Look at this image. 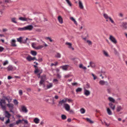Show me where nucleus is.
I'll use <instances>...</instances> for the list:
<instances>
[{
	"mask_svg": "<svg viewBox=\"0 0 127 127\" xmlns=\"http://www.w3.org/2000/svg\"><path fill=\"white\" fill-rule=\"evenodd\" d=\"M3 98L4 99H0V106L3 110L5 111L6 110V107L5 105H3V104L6 103L5 100L7 101L8 103H10L12 101V98L9 96H3Z\"/></svg>",
	"mask_w": 127,
	"mask_h": 127,
	"instance_id": "obj_1",
	"label": "nucleus"
},
{
	"mask_svg": "<svg viewBox=\"0 0 127 127\" xmlns=\"http://www.w3.org/2000/svg\"><path fill=\"white\" fill-rule=\"evenodd\" d=\"M6 106L8 108L10 112L14 113V112L13 111L14 106L13 104L11 103H8L6 104Z\"/></svg>",
	"mask_w": 127,
	"mask_h": 127,
	"instance_id": "obj_2",
	"label": "nucleus"
},
{
	"mask_svg": "<svg viewBox=\"0 0 127 127\" xmlns=\"http://www.w3.org/2000/svg\"><path fill=\"white\" fill-rule=\"evenodd\" d=\"M22 37H20L19 38H17V41L21 43H25L27 42V40L28 39V38H26V39L22 41Z\"/></svg>",
	"mask_w": 127,
	"mask_h": 127,
	"instance_id": "obj_3",
	"label": "nucleus"
},
{
	"mask_svg": "<svg viewBox=\"0 0 127 127\" xmlns=\"http://www.w3.org/2000/svg\"><path fill=\"white\" fill-rule=\"evenodd\" d=\"M64 107L65 110L67 111H69L70 110V106L67 104L64 103Z\"/></svg>",
	"mask_w": 127,
	"mask_h": 127,
	"instance_id": "obj_4",
	"label": "nucleus"
},
{
	"mask_svg": "<svg viewBox=\"0 0 127 127\" xmlns=\"http://www.w3.org/2000/svg\"><path fill=\"white\" fill-rule=\"evenodd\" d=\"M109 39L114 43L115 44L117 43V40L113 36L111 35H110Z\"/></svg>",
	"mask_w": 127,
	"mask_h": 127,
	"instance_id": "obj_5",
	"label": "nucleus"
},
{
	"mask_svg": "<svg viewBox=\"0 0 127 127\" xmlns=\"http://www.w3.org/2000/svg\"><path fill=\"white\" fill-rule=\"evenodd\" d=\"M26 30H28L31 31L32 30L33 28V26L31 25H29L25 27Z\"/></svg>",
	"mask_w": 127,
	"mask_h": 127,
	"instance_id": "obj_6",
	"label": "nucleus"
},
{
	"mask_svg": "<svg viewBox=\"0 0 127 127\" xmlns=\"http://www.w3.org/2000/svg\"><path fill=\"white\" fill-rule=\"evenodd\" d=\"M16 68L13 67L11 65H9L7 67V70L8 71H12L15 69Z\"/></svg>",
	"mask_w": 127,
	"mask_h": 127,
	"instance_id": "obj_7",
	"label": "nucleus"
},
{
	"mask_svg": "<svg viewBox=\"0 0 127 127\" xmlns=\"http://www.w3.org/2000/svg\"><path fill=\"white\" fill-rule=\"evenodd\" d=\"M99 84L103 86L105 85H107L108 83L107 81H105L103 80L100 81L99 82Z\"/></svg>",
	"mask_w": 127,
	"mask_h": 127,
	"instance_id": "obj_8",
	"label": "nucleus"
},
{
	"mask_svg": "<svg viewBox=\"0 0 127 127\" xmlns=\"http://www.w3.org/2000/svg\"><path fill=\"white\" fill-rule=\"evenodd\" d=\"M21 110L22 112L25 113H27L28 112L26 108L24 106H21Z\"/></svg>",
	"mask_w": 127,
	"mask_h": 127,
	"instance_id": "obj_9",
	"label": "nucleus"
},
{
	"mask_svg": "<svg viewBox=\"0 0 127 127\" xmlns=\"http://www.w3.org/2000/svg\"><path fill=\"white\" fill-rule=\"evenodd\" d=\"M65 44L68 46V48L70 49H71L72 50H74V48L72 47V44L71 43L67 42H66Z\"/></svg>",
	"mask_w": 127,
	"mask_h": 127,
	"instance_id": "obj_10",
	"label": "nucleus"
},
{
	"mask_svg": "<svg viewBox=\"0 0 127 127\" xmlns=\"http://www.w3.org/2000/svg\"><path fill=\"white\" fill-rule=\"evenodd\" d=\"M121 24L122 25H120V26L123 27L125 29H126L127 28V22H123L121 23Z\"/></svg>",
	"mask_w": 127,
	"mask_h": 127,
	"instance_id": "obj_11",
	"label": "nucleus"
},
{
	"mask_svg": "<svg viewBox=\"0 0 127 127\" xmlns=\"http://www.w3.org/2000/svg\"><path fill=\"white\" fill-rule=\"evenodd\" d=\"M67 99V98H64V100L63 99L60 101L59 102V104L61 105H62L63 103H65L66 102Z\"/></svg>",
	"mask_w": 127,
	"mask_h": 127,
	"instance_id": "obj_12",
	"label": "nucleus"
},
{
	"mask_svg": "<svg viewBox=\"0 0 127 127\" xmlns=\"http://www.w3.org/2000/svg\"><path fill=\"white\" fill-rule=\"evenodd\" d=\"M103 16L104 18L106 20V22H108L109 21V19L110 16H109L106 13L103 14Z\"/></svg>",
	"mask_w": 127,
	"mask_h": 127,
	"instance_id": "obj_13",
	"label": "nucleus"
},
{
	"mask_svg": "<svg viewBox=\"0 0 127 127\" xmlns=\"http://www.w3.org/2000/svg\"><path fill=\"white\" fill-rule=\"evenodd\" d=\"M109 105L113 110H115V105L113 104L111 102L109 103Z\"/></svg>",
	"mask_w": 127,
	"mask_h": 127,
	"instance_id": "obj_14",
	"label": "nucleus"
},
{
	"mask_svg": "<svg viewBox=\"0 0 127 127\" xmlns=\"http://www.w3.org/2000/svg\"><path fill=\"white\" fill-rule=\"evenodd\" d=\"M58 19L59 22L61 24H62L63 23V21L62 18L60 16H59L58 18Z\"/></svg>",
	"mask_w": 127,
	"mask_h": 127,
	"instance_id": "obj_15",
	"label": "nucleus"
},
{
	"mask_svg": "<svg viewBox=\"0 0 127 127\" xmlns=\"http://www.w3.org/2000/svg\"><path fill=\"white\" fill-rule=\"evenodd\" d=\"M5 117L8 118L9 119L11 116V115L10 114L9 112L6 111H5Z\"/></svg>",
	"mask_w": 127,
	"mask_h": 127,
	"instance_id": "obj_16",
	"label": "nucleus"
},
{
	"mask_svg": "<svg viewBox=\"0 0 127 127\" xmlns=\"http://www.w3.org/2000/svg\"><path fill=\"white\" fill-rule=\"evenodd\" d=\"M53 84L52 83H49L46 86V89H49L52 87Z\"/></svg>",
	"mask_w": 127,
	"mask_h": 127,
	"instance_id": "obj_17",
	"label": "nucleus"
},
{
	"mask_svg": "<svg viewBox=\"0 0 127 127\" xmlns=\"http://www.w3.org/2000/svg\"><path fill=\"white\" fill-rule=\"evenodd\" d=\"M79 8L81 9H83L84 6L82 2L80 0H79Z\"/></svg>",
	"mask_w": 127,
	"mask_h": 127,
	"instance_id": "obj_18",
	"label": "nucleus"
},
{
	"mask_svg": "<svg viewBox=\"0 0 127 127\" xmlns=\"http://www.w3.org/2000/svg\"><path fill=\"white\" fill-rule=\"evenodd\" d=\"M123 109V108L121 106L118 105L117 106L116 110L117 112H119L120 111L122 110Z\"/></svg>",
	"mask_w": 127,
	"mask_h": 127,
	"instance_id": "obj_19",
	"label": "nucleus"
},
{
	"mask_svg": "<svg viewBox=\"0 0 127 127\" xmlns=\"http://www.w3.org/2000/svg\"><path fill=\"white\" fill-rule=\"evenodd\" d=\"M84 94L86 96H88L90 94V92L88 90H85L84 91Z\"/></svg>",
	"mask_w": 127,
	"mask_h": 127,
	"instance_id": "obj_20",
	"label": "nucleus"
},
{
	"mask_svg": "<svg viewBox=\"0 0 127 127\" xmlns=\"http://www.w3.org/2000/svg\"><path fill=\"white\" fill-rule=\"evenodd\" d=\"M68 65H65L64 66H61L60 68H62L64 70H66L68 68Z\"/></svg>",
	"mask_w": 127,
	"mask_h": 127,
	"instance_id": "obj_21",
	"label": "nucleus"
},
{
	"mask_svg": "<svg viewBox=\"0 0 127 127\" xmlns=\"http://www.w3.org/2000/svg\"><path fill=\"white\" fill-rule=\"evenodd\" d=\"M16 41L14 39H13L11 42V45L14 47H15L16 46V45L15 44Z\"/></svg>",
	"mask_w": 127,
	"mask_h": 127,
	"instance_id": "obj_22",
	"label": "nucleus"
},
{
	"mask_svg": "<svg viewBox=\"0 0 127 127\" xmlns=\"http://www.w3.org/2000/svg\"><path fill=\"white\" fill-rule=\"evenodd\" d=\"M103 55L105 57H110V56L108 54L107 52L105 51V50H103Z\"/></svg>",
	"mask_w": 127,
	"mask_h": 127,
	"instance_id": "obj_23",
	"label": "nucleus"
},
{
	"mask_svg": "<svg viewBox=\"0 0 127 127\" xmlns=\"http://www.w3.org/2000/svg\"><path fill=\"white\" fill-rule=\"evenodd\" d=\"M19 19L20 20L23 21H28V19L24 17H21L19 18Z\"/></svg>",
	"mask_w": 127,
	"mask_h": 127,
	"instance_id": "obj_24",
	"label": "nucleus"
},
{
	"mask_svg": "<svg viewBox=\"0 0 127 127\" xmlns=\"http://www.w3.org/2000/svg\"><path fill=\"white\" fill-rule=\"evenodd\" d=\"M108 99L110 101L113 103H115V100L112 97H108Z\"/></svg>",
	"mask_w": 127,
	"mask_h": 127,
	"instance_id": "obj_25",
	"label": "nucleus"
},
{
	"mask_svg": "<svg viewBox=\"0 0 127 127\" xmlns=\"http://www.w3.org/2000/svg\"><path fill=\"white\" fill-rule=\"evenodd\" d=\"M107 113L109 115H112V112L109 108H107Z\"/></svg>",
	"mask_w": 127,
	"mask_h": 127,
	"instance_id": "obj_26",
	"label": "nucleus"
},
{
	"mask_svg": "<svg viewBox=\"0 0 127 127\" xmlns=\"http://www.w3.org/2000/svg\"><path fill=\"white\" fill-rule=\"evenodd\" d=\"M109 20L111 22V23L113 24V25H116V24L114 22L113 19L112 18L110 17L109 19Z\"/></svg>",
	"mask_w": 127,
	"mask_h": 127,
	"instance_id": "obj_27",
	"label": "nucleus"
},
{
	"mask_svg": "<svg viewBox=\"0 0 127 127\" xmlns=\"http://www.w3.org/2000/svg\"><path fill=\"white\" fill-rule=\"evenodd\" d=\"M27 60L29 61L32 60V57L30 55H29L26 58Z\"/></svg>",
	"mask_w": 127,
	"mask_h": 127,
	"instance_id": "obj_28",
	"label": "nucleus"
},
{
	"mask_svg": "<svg viewBox=\"0 0 127 127\" xmlns=\"http://www.w3.org/2000/svg\"><path fill=\"white\" fill-rule=\"evenodd\" d=\"M39 120L37 118H35L34 120L33 121L35 123L37 124L39 123Z\"/></svg>",
	"mask_w": 127,
	"mask_h": 127,
	"instance_id": "obj_29",
	"label": "nucleus"
},
{
	"mask_svg": "<svg viewBox=\"0 0 127 127\" xmlns=\"http://www.w3.org/2000/svg\"><path fill=\"white\" fill-rule=\"evenodd\" d=\"M70 19L72 21L74 22V23L76 25H77V22L76 21L75 19H74L73 17H70Z\"/></svg>",
	"mask_w": 127,
	"mask_h": 127,
	"instance_id": "obj_30",
	"label": "nucleus"
},
{
	"mask_svg": "<svg viewBox=\"0 0 127 127\" xmlns=\"http://www.w3.org/2000/svg\"><path fill=\"white\" fill-rule=\"evenodd\" d=\"M44 46L42 45H39L38 46L36 47L35 48V49L37 50H39L42 48Z\"/></svg>",
	"mask_w": 127,
	"mask_h": 127,
	"instance_id": "obj_31",
	"label": "nucleus"
},
{
	"mask_svg": "<svg viewBox=\"0 0 127 127\" xmlns=\"http://www.w3.org/2000/svg\"><path fill=\"white\" fill-rule=\"evenodd\" d=\"M31 53L33 56H35L37 55L36 52L33 51H31Z\"/></svg>",
	"mask_w": 127,
	"mask_h": 127,
	"instance_id": "obj_32",
	"label": "nucleus"
},
{
	"mask_svg": "<svg viewBox=\"0 0 127 127\" xmlns=\"http://www.w3.org/2000/svg\"><path fill=\"white\" fill-rule=\"evenodd\" d=\"M55 57L57 58H60L61 57V55L60 53H57L55 55Z\"/></svg>",
	"mask_w": 127,
	"mask_h": 127,
	"instance_id": "obj_33",
	"label": "nucleus"
},
{
	"mask_svg": "<svg viewBox=\"0 0 127 127\" xmlns=\"http://www.w3.org/2000/svg\"><path fill=\"white\" fill-rule=\"evenodd\" d=\"M85 119L87 120V121L90 123L91 124H93L94 123V122L92 121L90 119L88 118H85Z\"/></svg>",
	"mask_w": 127,
	"mask_h": 127,
	"instance_id": "obj_34",
	"label": "nucleus"
},
{
	"mask_svg": "<svg viewBox=\"0 0 127 127\" xmlns=\"http://www.w3.org/2000/svg\"><path fill=\"white\" fill-rule=\"evenodd\" d=\"M90 66L92 67H94L95 66V63L92 62H90Z\"/></svg>",
	"mask_w": 127,
	"mask_h": 127,
	"instance_id": "obj_35",
	"label": "nucleus"
},
{
	"mask_svg": "<svg viewBox=\"0 0 127 127\" xmlns=\"http://www.w3.org/2000/svg\"><path fill=\"white\" fill-rule=\"evenodd\" d=\"M46 76L45 75H43L41 77V80H43L44 81H45L46 80Z\"/></svg>",
	"mask_w": 127,
	"mask_h": 127,
	"instance_id": "obj_36",
	"label": "nucleus"
},
{
	"mask_svg": "<svg viewBox=\"0 0 127 127\" xmlns=\"http://www.w3.org/2000/svg\"><path fill=\"white\" fill-rule=\"evenodd\" d=\"M79 67L80 68H81L84 69L86 70L87 69L86 67L85 66H83L82 64H80Z\"/></svg>",
	"mask_w": 127,
	"mask_h": 127,
	"instance_id": "obj_37",
	"label": "nucleus"
},
{
	"mask_svg": "<svg viewBox=\"0 0 127 127\" xmlns=\"http://www.w3.org/2000/svg\"><path fill=\"white\" fill-rule=\"evenodd\" d=\"M68 4L70 6H72V4L71 2L69 0H65Z\"/></svg>",
	"mask_w": 127,
	"mask_h": 127,
	"instance_id": "obj_38",
	"label": "nucleus"
},
{
	"mask_svg": "<svg viewBox=\"0 0 127 127\" xmlns=\"http://www.w3.org/2000/svg\"><path fill=\"white\" fill-rule=\"evenodd\" d=\"M16 18H13L11 19V21L14 23H17L16 20Z\"/></svg>",
	"mask_w": 127,
	"mask_h": 127,
	"instance_id": "obj_39",
	"label": "nucleus"
},
{
	"mask_svg": "<svg viewBox=\"0 0 127 127\" xmlns=\"http://www.w3.org/2000/svg\"><path fill=\"white\" fill-rule=\"evenodd\" d=\"M61 117L62 119L63 120H65L66 118V116L64 115H62Z\"/></svg>",
	"mask_w": 127,
	"mask_h": 127,
	"instance_id": "obj_40",
	"label": "nucleus"
},
{
	"mask_svg": "<svg viewBox=\"0 0 127 127\" xmlns=\"http://www.w3.org/2000/svg\"><path fill=\"white\" fill-rule=\"evenodd\" d=\"M23 121H22V120H19L16 121V124L17 125H18V124L22 123V122Z\"/></svg>",
	"mask_w": 127,
	"mask_h": 127,
	"instance_id": "obj_41",
	"label": "nucleus"
},
{
	"mask_svg": "<svg viewBox=\"0 0 127 127\" xmlns=\"http://www.w3.org/2000/svg\"><path fill=\"white\" fill-rule=\"evenodd\" d=\"M80 111L81 114H83L85 112V110L83 108H81Z\"/></svg>",
	"mask_w": 127,
	"mask_h": 127,
	"instance_id": "obj_42",
	"label": "nucleus"
},
{
	"mask_svg": "<svg viewBox=\"0 0 127 127\" xmlns=\"http://www.w3.org/2000/svg\"><path fill=\"white\" fill-rule=\"evenodd\" d=\"M36 45V43H32V47L35 49V48H36V47L35 46Z\"/></svg>",
	"mask_w": 127,
	"mask_h": 127,
	"instance_id": "obj_43",
	"label": "nucleus"
},
{
	"mask_svg": "<svg viewBox=\"0 0 127 127\" xmlns=\"http://www.w3.org/2000/svg\"><path fill=\"white\" fill-rule=\"evenodd\" d=\"M18 30L19 31H20L26 30L25 27H23V28H18Z\"/></svg>",
	"mask_w": 127,
	"mask_h": 127,
	"instance_id": "obj_44",
	"label": "nucleus"
},
{
	"mask_svg": "<svg viewBox=\"0 0 127 127\" xmlns=\"http://www.w3.org/2000/svg\"><path fill=\"white\" fill-rule=\"evenodd\" d=\"M13 102L14 104L16 105H17L18 103V102L16 99H14L13 100Z\"/></svg>",
	"mask_w": 127,
	"mask_h": 127,
	"instance_id": "obj_45",
	"label": "nucleus"
},
{
	"mask_svg": "<svg viewBox=\"0 0 127 127\" xmlns=\"http://www.w3.org/2000/svg\"><path fill=\"white\" fill-rule=\"evenodd\" d=\"M45 81H44L43 80H41L40 82H39V85L40 86H41V85L42 84H44V82Z\"/></svg>",
	"mask_w": 127,
	"mask_h": 127,
	"instance_id": "obj_46",
	"label": "nucleus"
},
{
	"mask_svg": "<svg viewBox=\"0 0 127 127\" xmlns=\"http://www.w3.org/2000/svg\"><path fill=\"white\" fill-rule=\"evenodd\" d=\"M82 89L80 88H78L76 90V92H80L82 91Z\"/></svg>",
	"mask_w": 127,
	"mask_h": 127,
	"instance_id": "obj_47",
	"label": "nucleus"
},
{
	"mask_svg": "<svg viewBox=\"0 0 127 127\" xmlns=\"http://www.w3.org/2000/svg\"><path fill=\"white\" fill-rule=\"evenodd\" d=\"M19 94L20 96H21L22 95L23 92L22 90H20L19 91Z\"/></svg>",
	"mask_w": 127,
	"mask_h": 127,
	"instance_id": "obj_48",
	"label": "nucleus"
},
{
	"mask_svg": "<svg viewBox=\"0 0 127 127\" xmlns=\"http://www.w3.org/2000/svg\"><path fill=\"white\" fill-rule=\"evenodd\" d=\"M8 64V61L7 60H6L4 61L3 63V65L5 66Z\"/></svg>",
	"mask_w": 127,
	"mask_h": 127,
	"instance_id": "obj_49",
	"label": "nucleus"
},
{
	"mask_svg": "<svg viewBox=\"0 0 127 127\" xmlns=\"http://www.w3.org/2000/svg\"><path fill=\"white\" fill-rule=\"evenodd\" d=\"M22 121H24L25 124H27L28 123V121L27 120H25L24 119H22Z\"/></svg>",
	"mask_w": 127,
	"mask_h": 127,
	"instance_id": "obj_50",
	"label": "nucleus"
},
{
	"mask_svg": "<svg viewBox=\"0 0 127 127\" xmlns=\"http://www.w3.org/2000/svg\"><path fill=\"white\" fill-rule=\"evenodd\" d=\"M39 70L37 68H36L34 70V72L35 73H37L38 72H39Z\"/></svg>",
	"mask_w": 127,
	"mask_h": 127,
	"instance_id": "obj_51",
	"label": "nucleus"
},
{
	"mask_svg": "<svg viewBox=\"0 0 127 127\" xmlns=\"http://www.w3.org/2000/svg\"><path fill=\"white\" fill-rule=\"evenodd\" d=\"M46 38L47 39H49L50 42H52L53 40L51 39V38L50 37H46Z\"/></svg>",
	"mask_w": 127,
	"mask_h": 127,
	"instance_id": "obj_52",
	"label": "nucleus"
},
{
	"mask_svg": "<svg viewBox=\"0 0 127 127\" xmlns=\"http://www.w3.org/2000/svg\"><path fill=\"white\" fill-rule=\"evenodd\" d=\"M68 112H69L70 114H73L74 113V111L72 110H69Z\"/></svg>",
	"mask_w": 127,
	"mask_h": 127,
	"instance_id": "obj_53",
	"label": "nucleus"
},
{
	"mask_svg": "<svg viewBox=\"0 0 127 127\" xmlns=\"http://www.w3.org/2000/svg\"><path fill=\"white\" fill-rule=\"evenodd\" d=\"M91 74L94 77V79L95 80L96 78V76H95L93 73H92Z\"/></svg>",
	"mask_w": 127,
	"mask_h": 127,
	"instance_id": "obj_54",
	"label": "nucleus"
},
{
	"mask_svg": "<svg viewBox=\"0 0 127 127\" xmlns=\"http://www.w3.org/2000/svg\"><path fill=\"white\" fill-rule=\"evenodd\" d=\"M4 49V48L1 46H0V52H2V51Z\"/></svg>",
	"mask_w": 127,
	"mask_h": 127,
	"instance_id": "obj_55",
	"label": "nucleus"
},
{
	"mask_svg": "<svg viewBox=\"0 0 127 127\" xmlns=\"http://www.w3.org/2000/svg\"><path fill=\"white\" fill-rule=\"evenodd\" d=\"M57 77L59 78H60L61 77V75L58 73L57 74Z\"/></svg>",
	"mask_w": 127,
	"mask_h": 127,
	"instance_id": "obj_56",
	"label": "nucleus"
},
{
	"mask_svg": "<svg viewBox=\"0 0 127 127\" xmlns=\"http://www.w3.org/2000/svg\"><path fill=\"white\" fill-rule=\"evenodd\" d=\"M58 80L57 79H54L53 80V82H56L57 83L58 82Z\"/></svg>",
	"mask_w": 127,
	"mask_h": 127,
	"instance_id": "obj_57",
	"label": "nucleus"
},
{
	"mask_svg": "<svg viewBox=\"0 0 127 127\" xmlns=\"http://www.w3.org/2000/svg\"><path fill=\"white\" fill-rule=\"evenodd\" d=\"M87 42L89 44H92V42L91 41L89 40L87 41Z\"/></svg>",
	"mask_w": 127,
	"mask_h": 127,
	"instance_id": "obj_58",
	"label": "nucleus"
},
{
	"mask_svg": "<svg viewBox=\"0 0 127 127\" xmlns=\"http://www.w3.org/2000/svg\"><path fill=\"white\" fill-rule=\"evenodd\" d=\"M111 89L110 88H108L107 89V91L108 93H110L111 92Z\"/></svg>",
	"mask_w": 127,
	"mask_h": 127,
	"instance_id": "obj_59",
	"label": "nucleus"
},
{
	"mask_svg": "<svg viewBox=\"0 0 127 127\" xmlns=\"http://www.w3.org/2000/svg\"><path fill=\"white\" fill-rule=\"evenodd\" d=\"M36 31L39 32H40L41 31V30L39 29H37L36 30Z\"/></svg>",
	"mask_w": 127,
	"mask_h": 127,
	"instance_id": "obj_60",
	"label": "nucleus"
},
{
	"mask_svg": "<svg viewBox=\"0 0 127 127\" xmlns=\"http://www.w3.org/2000/svg\"><path fill=\"white\" fill-rule=\"evenodd\" d=\"M10 122V120L9 119V118H8V120L7 121L5 122V124H7V123H9Z\"/></svg>",
	"mask_w": 127,
	"mask_h": 127,
	"instance_id": "obj_61",
	"label": "nucleus"
},
{
	"mask_svg": "<svg viewBox=\"0 0 127 127\" xmlns=\"http://www.w3.org/2000/svg\"><path fill=\"white\" fill-rule=\"evenodd\" d=\"M14 125V123L11 124L9 125V127H12Z\"/></svg>",
	"mask_w": 127,
	"mask_h": 127,
	"instance_id": "obj_62",
	"label": "nucleus"
},
{
	"mask_svg": "<svg viewBox=\"0 0 127 127\" xmlns=\"http://www.w3.org/2000/svg\"><path fill=\"white\" fill-rule=\"evenodd\" d=\"M34 60H36V61H37V59L35 57H32V60L34 61Z\"/></svg>",
	"mask_w": 127,
	"mask_h": 127,
	"instance_id": "obj_63",
	"label": "nucleus"
},
{
	"mask_svg": "<svg viewBox=\"0 0 127 127\" xmlns=\"http://www.w3.org/2000/svg\"><path fill=\"white\" fill-rule=\"evenodd\" d=\"M37 61H38L39 62H41L42 61V58H40L37 60Z\"/></svg>",
	"mask_w": 127,
	"mask_h": 127,
	"instance_id": "obj_64",
	"label": "nucleus"
}]
</instances>
